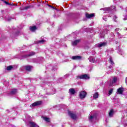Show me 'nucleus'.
Masks as SVG:
<instances>
[{
    "label": "nucleus",
    "instance_id": "obj_1",
    "mask_svg": "<svg viewBox=\"0 0 127 127\" xmlns=\"http://www.w3.org/2000/svg\"><path fill=\"white\" fill-rule=\"evenodd\" d=\"M105 12H104V13H108V12H114L116 11V7L115 6H112L110 8H104Z\"/></svg>",
    "mask_w": 127,
    "mask_h": 127
},
{
    "label": "nucleus",
    "instance_id": "obj_2",
    "mask_svg": "<svg viewBox=\"0 0 127 127\" xmlns=\"http://www.w3.org/2000/svg\"><path fill=\"white\" fill-rule=\"evenodd\" d=\"M83 79L84 80H88L90 79V76L88 74H84L82 75H78L77 76V79Z\"/></svg>",
    "mask_w": 127,
    "mask_h": 127
},
{
    "label": "nucleus",
    "instance_id": "obj_3",
    "mask_svg": "<svg viewBox=\"0 0 127 127\" xmlns=\"http://www.w3.org/2000/svg\"><path fill=\"white\" fill-rule=\"evenodd\" d=\"M97 120V116L96 115H94L93 116L89 115V120L91 123H94Z\"/></svg>",
    "mask_w": 127,
    "mask_h": 127
},
{
    "label": "nucleus",
    "instance_id": "obj_4",
    "mask_svg": "<svg viewBox=\"0 0 127 127\" xmlns=\"http://www.w3.org/2000/svg\"><path fill=\"white\" fill-rule=\"evenodd\" d=\"M79 98L82 100V99H84L87 96V92L85 91H81L79 93Z\"/></svg>",
    "mask_w": 127,
    "mask_h": 127
},
{
    "label": "nucleus",
    "instance_id": "obj_5",
    "mask_svg": "<svg viewBox=\"0 0 127 127\" xmlns=\"http://www.w3.org/2000/svg\"><path fill=\"white\" fill-rule=\"evenodd\" d=\"M105 46H107V42L98 43L96 45V47H98V48H101V47H105Z\"/></svg>",
    "mask_w": 127,
    "mask_h": 127
},
{
    "label": "nucleus",
    "instance_id": "obj_6",
    "mask_svg": "<svg viewBox=\"0 0 127 127\" xmlns=\"http://www.w3.org/2000/svg\"><path fill=\"white\" fill-rule=\"evenodd\" d=\"M68 116H69L72 120H76V119H77V116L71 111L68 112Z\"/></svg>",
    "mask_w": 127,
    "mask_h": 127
},
{
    "label": "nucleus",
    "instance_id": "obj_7",
    "mask_svg": "<svg viewBox=\"0 0 127 127\" xmlns=\"http://www.w3.org/2000/svg\"><path fill=\"white\" fill-rule=\"evenodd\" d=\"M121 31V29L120 28H116L115 29V32H116L117 34L118 35V37H119V38H123L124 36H122V35L119 33V31Z\"/></svg>",
    "mask_w": 127,
    "mask_h": 127
},
{
    "label": "nucleus",
    "instance_id": "obj_8",
    "mask_svg": "<svg viewBox=\"0 0 127 127\" xmlns=\"http://www.w3.org/2000/svg\"><path fill=\"white\" fill-rule=\"evenodd\" d=\"M36 53L34 52H30L29 54L25 55L24 56V58H28V57H30V56H33L34 55H35Z\"/></svg>",
    "mask_w": 127,
    "mask_h": 127
},
{
    "label": "nucleus",
    "instance_id": "obj_9",
    "mask_svg": "<svg viewBox=\"0 0 127 127\" xmlns=\"http://www.w3.org/2000/svg\"><path fill=\"white\" fill-rule=\"evenodd\" d=\"M42 102L41 101H37L36 102H34V103L30 105V107H36V106H39V105H41L42 104Z\"/></svg>",
    "mask_w": 127,
    "mask_h": 127
},
{
    "label": "nucleus",
    "instance_id": "obj_10",
    "mask_svg": "<svg viewBox=\"0 0 127 127\" xmlns=\"http://www.w3.org/2000/svg\"><path fill=\"white\" fill-rule=\"evenodd\" d=\"M85 16L86 17H87V18H92L93 17H95V14L94 13L89 14L86 13L85 14Z\"/></svg>",
    "mask_w": 127,
    "mask_h": 127
},
{
    "label": "nucleus",
    "instance_id": "obj_11",
    "mask_svg": "<svg viewBox=\"0 0 127 127\" xmlns=\"http://www.w3.org/2000/svg\"><path fill=\"white\" fill-rule=\"evenodd\" d=\"M68 93L70 95H75L76 93V90H75L74 88H70L69 89Z\"/></svg>",
    "mask_w": 127,
    "mask_h": 127
},
{
    "label": "nucleus",
    "instance_id": "obj_12",
    "mask_svg": "<svg viewBox=\"0 0 127 127\" xmlns=\"http://www.w3.org/2000/svg\"><path fill=\"white\" fill-rule=\"evenodd\" d=\"M72 60H80V59H81V56H72Z\"/></svg>",
    "mask_w": 127,
    "mask_h": 127
},
{
    "label": "nucleus",
    "instance_id": "obj_13",
    "mask_svg": "<svg viewBox=\"0 0 127 127\" xmlns=\"http://www.w3.org/2000/svg\"><path fill=\"white\" fill-rule=\"evenodd\" d=\"M23 68L25 69L26 71H30L31 67L30 65H26L23 66Z\"/></svg>",
    "mask_w": 127,
    "mask_h": 127
},
{
    "label": "nucleus",
    "instance_id": "obj_14",
    "mask_svg": "<svg viewBox=\"0 0 127 127\" xmlns=\"http://www.w3.org/2000/svg\"><path fill=\"white\" fill-rule=\"evenodd\" d=\"M30 127H38V125L34 122H30Z\"/></svg>",
    "mask_w": 127,
    "mask_h": 127
},
{
    "label": "nucleus",
    "instance_id": "obj_15",
    "mask_svg": "<svg viewBox=\"0 0 127 127\" xmlns=\"http://www.w3.org/2000/svg\"><path fill=\"white\" fill-rule=\"evenodd\" d=\"M117 92L120 95H122V94H123V92H124V88H119L117 90Z\"/></svg>",
    "mask_w": 127,
    "mask_h": 127
},
{
    "label": "nucleus",
    "instance_id": "obj_16",
    "mask_svg": "<svg viewBox=\"0 0 127 127\" xmlns=\"http://www.w3.org/2000/svg\"><path fill=\"white\" fill-rule=\"evenodd\" d=\"M79 42H80V40H75L74 42H72V45L73 46H75L77 45V44H78V43H79Z\"/></svg>",
    "mask_w": 127,
    "mask_h": 127
},
{
    "label": "nucleus",
    "instance_id": "obj_17",
    "mask_svg": "<svg viewBox=\"0 0 127 127\" xmlns=\"http://www.w3.org/2000/svg\"><path fill=\"white\" fill-rule=\"evenodd\" d=\"M113 115H114V110L113 109H112L111 110H110V111L109 113V116L110 118H112V117H113Z\"/></svg>",
    "mask_w": 127,
    "mask_h": 127
},
{
    "label": "nucleus",
    "instance_id": "obj_18",
    "mask_svg": "<svg viewBox=\"0 0 127 127\" xmlns=\"http://www.w3.org/2000/svg\"><path fill=\"white\" fill-rule=\"evenodd\" d=\"M88 60H89V62H90L91 63H94V62H95V59L92 57H90L88 58Z\"/></svg>",
    "mask_w": 127,
    "mask_h": 127
},
{
    "label": "nucleus",
    "instance_id": "obj_19",
    "mask_svg": "<svg viewBox=\"0 0 127 127\" xmlns=\"http://www.w3.org/2000/svg\"><path fill=\"white\" fill-rule=\"evenodd\" d=\"M30 30H31V31H35V30H36V26H34L32 27H30Z\"/></svg>",
    "mask_w": 127,
    "mask_h": 127
},
{
    "label": "nucleus",
    "instance_id": "obj_20",
    "mask_svg": "<svg viewBox=\"0 0 127 127\" xmlns=\"http://www.w3.org/2000/svg\"><path fill=\"white\" fill-rule=\"evenodd\" d=\"M93 98L94 99H98V98H99V93H98V92L94 93L93 95Z\"/></svg>",
    "mask_w": 127,
    "mask_h": 127
},
{
    "label": "nucleus",
    "instance_id": "obj_21",
    "mask_svg": "<svg viewBox=\"0 0 127 127\" xmlns=\"http://www.w3.org/2000/svg\"><path fill=\"white\" fill-rule=\"evenodd\" d=\"M6 69L7 71H10V70H12V69H13V66H12V65H9L7 66Z\"/></svg>",
    "mask_w": 127,
    "mask_h": 127
},
{
    "label": "nucleus",
    "instance_id": "obj_22",
    "mask_svg": "<svg viewBox=\"0 0 127 127\" xmlns=\"http://www.w3.org/2000/svg\"><path fill=\"white\" fill-rule=\"evenodd\" d=\"M109 61L110 63L111 64V65H114V64H115V63H114V61L112 59V57H110L109 58Z\"/></svg>",
    "mask_w": 127,
    "mask_h": 127
},
{
    "label": "nucleus",
    "instance_id": "obj_23",
    "mask_svg": "<svg viewBox=\"0 0 127 127\" xmlns=\"http://www.w3.org/2000/svg\"><path fill=\"white\" fill-rule=\"evenodd\" d=\"M16 93V89H12L10 92V95H14Z\"/></svg>",
    "mask_w": 127,
    "mask_h": 127
},
{
    "label": "nucleus",
    "instance_id": "obj_24",
    "mask_svg": "<svg viewBox=\"0 0 127 127\" xmlns=\"http://www.w3.org/2000/svg\"><path fill=\"white\" fill-rule=\"evenodd\" d=\"M44 42H45V40H41L38 41V43L39 44H42L44 43Z\"/></svg>",
    "mask_w": 127,
    "mask_h": 127
},
{
    "label": "nucleus",
    "instance_id": "obj_25",
    "mask_svg": "<svg viewBox=\"0 0 127 127\" xmlns=\"http://www.w3.org/2000/svg\"><path fill=\"white\" fill-rule=\"evenodd\" d=\"M44 120L46 121L48 123H49L50 122V118H46L44 117Z\"/></svg>",
    "mask_w": 127,
    "mask_h": 127
},
{
    "label": "nucleus",
    "instance_id": "obj_26",
    "mask_svg": "<svg viewBox=\"0 0 127 127\" xmlns=\"http://www.w3.org/2000/svg\"><path fill=\"white\" fill-rule=\"evenodd\" d=\"M31 7H33V6H32V5H28V6L24 7V9H28V8H30Z\"/></svg>",
    "mask_w": 127,
    "mask_h": 127
},
{
    "label": "nucleus",
    "instance_id": "obj_27",
    "mask_svg": "<svg viewBox=\"0 0 127 127\" xmlns=\"http://www.w3.org/2000/svg\"><path fill=\"white\" fill-rule=\"evenodd\" d=\"M113 28V26L112 25H110L108 27V28H107V30L108 31H109V30H111V29H112Z\"/></svg>",
    "mask_w": 127,
    "mask_h": 127
},
{
    "label": "nucleus",
    "instance_id": "obj_28",
    "mask_svg": "<svg viewBox=\"0 0 127 127\" xmlns=\"http://www.w3.org/2000/svg\"><path fill=\"white\" fill-rule=\"evenodd\" d=\"M117 80H118V78L117 77H114L113 80L112 81V83H116V82H117Z\"/></svg>",
    "mask_w": 127,
    "mask_h": 127
},
{
    "label": "nucleus",
    "instance_id": "obj_29",
    "mask_svg": "<svg viewBox=\"0 0 127 127\" xmlns=\"http://www.w3.org/2000/svg\"><path fill=\"white\" fill-rule=\"evenodd\" d=\"M101 38H104L105 37V33H103L102 34L100 35Z\"/></svg>",
    "mask_w": 127,
    "mask_h": 127
},
{
    "label": "nucleus",
    "instance_id": "obj_30",
    "mask_svg": "<svg viewBox=\"0 0 127 127\" xmlns=\"http://www.w3.org/2000/svg\"><path fill=\"white\" fill-rule=\"evenodd\" d=\"M116 18H117V17L116 15H114V16L113 17V19H114V21H115V22H117V20H116Z\"/></svg>",
    "mask_w": 127,
    "mask_h": 127
},
{
    "label": "nucleus",
    "instance_id": "obj_31",
    "mask_svg": "<svg viewBox=\"0 0 127 127\" xmlns=\"http://www.w3.org/2000/svg\"><path fill=\"white\" fill-rule=\"evenodd\" d=\"M19 34V31H17L15 34V36H17V35H18Z\"/></svg>",
    "mask_w": 127,
    "mask_h": 127
},
{
    "label": "nucleus",
    "instance_id": "obj_32",
    "mask_svg": "<svg viewBox=\"0 0 127 127\" xmlns=\"http://www.w3.org/2000/svg\"><path fill=\"white\" fill-rule=\"evenodd\" d=\"M112 93H113V89H111L109 90V95H112Z\"/></svg>",
    "mask_w": 127,
    "mask_h": 127
},
{
    "label": "nucleus",
    "instance_id": "obj_33",
    "mask_svg": "<svg viewBox=\"0 0 127 127\" xmlns=\"http://www.w3.org/2000/svg\"><path fill=\"white\" fill-rule=\"evenodd\" d=\"M6 20H7L8 21H10L11 20V18H5Z\"/></svg>",
    "mask_w": 127,
    "mask_h": 127
},
{
    "label": "nucleus",
    "instance_id": "obj_34",
    "mask_svg": "<svg viewBox=\"0 0 127 127\" xmlns=\"http://www.w3.org/2000/svg\"><path fill=\"white\" fill-rule=\"evenodd\" d=\"M3 2H4V3H5V4H7L8 5V4H9V3L8 2H7L6 1L4 0Z\"/></svg>",
    "mask_w": 127,
    "mask_h": 127
},
{
    "label": "nucleus",
    "instance_id": "obj_35",
    "mask_svg": "<svg viewBox=\"0 0 127 127\" xmlns=\"http://www.w3.org/2000/svg\"><path fill=\"white\" fill-rule=\"evenodd\" d=\"M103 19L105 20V21H107V18L106 16H103Z\"/></svg>",
    "mask_w": 127,
    "mask_h": 127
},
{
    "label": "nucleus",
    "instance_id": "obj_36",
    "mask_svg": "<svg viewBox=\"0 0 127 127\" xmlns=\"http://www.w3.org/2000/svg\"><path fill=\"white\" fill-rule=\"evenodd\" d=\"M33 62H35V63L37 62V59H34L33 60Z\"/></svg>",
    "mask_w": 127,
    "mask_h": 127
},
{
    "label": "nucleus",
    "instance_id": "obj_37",
    "mask_svg": "<svg viewBox=\"0 0 127 127\" xmlns=\"http://www.w3.org/2000/svg\"><path fill=\"white\" fill-rule=\"evenodd\" d=\"M51 8H53V9H55V7L52 6Z\"/></svg>",
    "mask_w": 127,
    "mask_h": 127
},
{
    "label": "nucleus",
    "instance_id": "obj_38",
    "mask_svg": "<svg viewBox=\"0 0 127 127\" xmlns=\"http://www.w3.org/2000/svg\"><path fill=\"white\" fill-rule=\"evenodd\" d=\"M8 5H13V4L12 3H9Z\"/></svg>",
    "mask_w": 127,
    "mask_h": 127
},
{
    "label": "nucleus",
    "instance_id": "obj_39",
    "mask_svg": "<svg viewBox=\"0 0 127 127\" xmlns=\"http://www.w3.org/2000/svg\"><path fill=\"white\" fill-rule=\"evenodd\" d=\"M47 5L48 6H49L50 7H51V6H52V5H49V4H47Z\"/></svg>",
    "mask_w": 127,
    "mask_h": 127
},
{
    "label": "nucleus",
    "instance_id": "obj_40",
    "mask_svg": "<svg viewBox=\"0 0 127 127\" xmlns=\"http://www.w3.org/2000/svg\"><path fill=\"white\" fill-rule=\"evenodd\" d=\"M109 67L110 69H112V66L110 65V66H109Z\"/></svg>",
    "mask_w": 127,
    "mask_h": 127
},
{
    "label": "nucleus",
    "instance_id": "obj_41",
    "mask_svg": "<svg viewBox=\"0 0 127 127\" xmlns=\"http://www.w3.org/2000/svg\"><path fill=\"white\" fill-rule=\"evenodd\" d=\"M126 83H127V77L126 79Z\"/></svg>",
    "mask_w": 127,
    "mask_h": 127
},
{
    "label": "nucleus",
    "instance_id": "obj_42",
    "mask_svg": "<svg viewBox=\"0 0 127 127\" xmlns=\"http://www.w3.org/2000/svg\"><path fill=\"white\" fill-rule=\"evenodd\" d=\"M112 34H113V37H115V35L113 33H112Z\"/></svg>",
    "mask_w": 127,
    "mask_h": 127
},
{
    "label": "nucleus",
    "instance_id": "obj_43",
    "mask_svg": "<svg viewBox=\"0 0 127 127\" xmlns=\"http://www.w3.org/2000/svg\"><path fill=\"white\" fill-rule=\"evenodd\" d=\"M126 114H127V110L126 111H125Z\"/></svg>",
    "mask_w": 127,
    "mask_h": 127
},
{
    "label": "nucleus",
    "instance_id": "obj_44",
    "mask_svg": "<svg viewBox=\"0 0 127 127\" xmlns=\"http://www.w3.org/2000/svg\"><path fill=\"white\" fill-rule=\"evenodd\" d=\"M125 30H127V28H125Z\"/></svg>",
    "mask_w": 127,
    "mask_h": 127
},
{
    "label": "nucleus",
    "instance_id": "obj_45",
    "mask_svg": "<svg viewBox=\"0 0 127 127\" xmlns=\"http://www.w3.org/2000/svg\"><path fill=\"white\" fill-rule=\"evenodd\" d=\"M2 1H4V0H1Z\"/></svg>",
    "mask_w": 127,
    "mask_h": 127
},
{
    "label": "nucleus",
    "instance_id": "obj_46",
    "mask_svg": "<svg viewBox=\"0 0 127 127\" xmlns=\"http://www.w3.org/2000/svg\"><path fill=\"white\" fill-rule=\"evenodd\" d=\"M126 127H127V124L126 125Z\"/></svg>",
    "mask_w": 127,
    "mask_h": 127
},
{
    "label": "nucleus",
    "instance_id": "obj_47",
    "mask_svg": "<svg viewBox=\"0 0 127 127\" xmlns=\"http://www.w3.org/2000/svg\"><path fill=\"white\" fill-rule=\"evenodd\" d=\"M2 61H3V60Z\"/></svg>",
    "mask_w": 127,
    "mask_h": 127
}]
</instances>
